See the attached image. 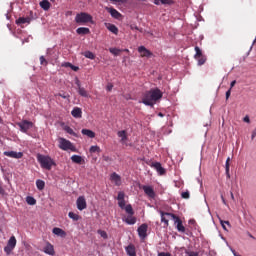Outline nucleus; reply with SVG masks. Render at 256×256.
Instances as JSON below:
<instances>
[{
    "mask_svg": "<svg viewBox=\"0 0 256 256\" xmlns=\"http://www.w3.org/2000/svg\"><path fill=\"white\" fill-rule=\"evenodd\" d=\"M231 97V88L226 92V99Z\"/></svg>",
    "mask_w": 256,
    "mask_h": 256,
    "instance_id": "nucleus-53",
    "label": "nucleus"
},
{
    "mask_svg": "<svg viewBox=\"0 0 256 256\" xmlns=\"http://www.w3.org/2000/svg\"><path fill=\"white\" fill-rule=\"evenodd\" d=\"M105 27H106V29H108V31H110L114 35H118L119 34V28H117V26H115V24L106 23Z\"/></svg>",
    "mask_w": 256,
    "mask_h": 256,
    "instance_id": "nucleus-21",
    "label": "nucleus"
},
{
    "mask_svg": "<svg viewBox=\"0 0 256 256\" xmlns=\"http://www.w3.org/2000/svg\"><path fill=\"white\" fill-rule=\"evenodd\" d=\"M185 254L188 256H199V252L191 251V250H186Z\"/></svg>",
    "mask_w": 256,
    "mask_h": 256,
    "instance_id": "nucleus-42",
    "label": "nucleus"
},
{
    "mask_svg": "<svg viewBox=\"0 0 256 256\" xmlns=\"http://www.w3.org/2000/svg\"><path fill=\"white\" fill-rule=\"evenodd\" d=\"M78 93L81 95V97H89V93H87V90H85L83 87L78 88Z\"/></svg>",
    "mask_w": 256,
    "mask_h": 256,
    "instance_id": "nucleus-33",
    "label": "nucleus"
},
{
    "mask_svg": "<svg viewBox=\"0 0 256 256\" xmlns=\"http://www.w3.org/2000/svg\"><path fill=\"white\" fill-rule=\"evenodd\" d=\"M158 115H159V117H163V113H161V112Z\"/></svg>",
    "mask_w": 256,
    "mask_h": 256,
    "instance_id": "nucleus-63",
    "label": "nucleus"
},
{
    "mask_svg": "<svg viewBox=\"0 0 256 256\" xmlns=\"http://www.w3.org/2000/svg\"><path fill=\"white\" fill-rule=\"evenodd\" d=\"M174 224L176 225V229L179 233H185V226L183 225V221L178 216H172Z\"/></svg>",
    "mask_w": 256,
    "mask_h": 256,
    "instance_id": "nucleus-9",
    "label": "nucleus"
},
{
    "mask_svg": "<svg viewBox=\"0 0 256 256\" xmlns=\"http://www.w3.org/2000/svg\"><path fill=\"white\" fill-rule=\"evenodd\" d=\"M226 176H227L228 179L231 178V174L229 173V170H228V172H226Z\"/></svg>",
    "mask_w": 256,
    "mask_h": 256,
    "instance_id": "nucleus-61",
    "label": "nucleus"
},
{
    "mask_svg": "<svg viewBox=\"0 0 256 256\" xmlns=\"http://www.w3.org/2000/svg\"><path fill=\"white\" fill-rule=\"evenodd\" d=\"M118 137L121 138V141H127V131L121 130L117 133Z\"/></svg>",
    "mask_w": 256,
    "mask_h": 256,
    "instance_id": "nucleus-31",
    "label": "nucleus"
},
{
    "mask_svg": "<svg viewBox=\"0 0 256 256\" xmlns=\"http://www.w3.org/2000/svg\"><path fill=\"white\" fill-rule=\"evenodd\" d=\"M76 33L78 35H89V33H91V30L87 27H80L77 28Z\"/></svg>",
    "mask_w": 256,
    "mask_h": 256,
    "instance_id": "nucleus-25",
    "label": "nucleus"
},
{
    "mask_svg": "<svg viewBox=\"0 0 256 256\" xmlns=\"http://www.w3.org/2000/svg\"><path fill=\"white\" fill-rule=\"evenodd\" d=\"M237 84V81L234 80L230 83V89H233L235 87V85Z\"/></svg>",
    "mask_w": 256,
    "mask_h": 256,
    "instance_id": "nucleus-52",
    "label": "nucleus"
},
{
    "mask_svg": "<svg viewBox=\"0 0 256 256\" xmlns=\"http://www.w3.org/2000/svg\"><path fill=\"white\" fill-rule=\"evenodd\" d=\"M244 123H251V120L249 119V116H245L243 119Z\"/></svg>",
    "mask_w": 256,
    "mask_h": 256,
    "instance_id": "nucleus-50",
    "label": "nucleus"
},
{
    "mask_svg": "<svg viewBox=\"0 0 256 256\" xmlns=\"http://www.w3.org/2000/svg\"><path fill=\"white\" fill-rule=\"evenodd\" d=\"M100 237H102L103 239H107V232L103 231V230H99L98 231Z\"/></svg>",
    "mask_w": 256,
    "mask_h": 256,
    "instance_id": "nucleus-43",
    "label": "nucleus"
},
{
    "mask_svg": "<svg viewBox=\"0 0 256 256\" xmlns=\"http://www.w3.org/2000/svg\"><path fill=\"white\" fill-rule=\"evenodd\" d=\"M230 195H231V199H232L233 201H235V195H233V192H230Z\"/></svg>",
    "mask_w": 256,
    "mask_h": 256,
    "instance_id": "nucleus-60",
    "label": "nucleus"
},
{
    "mask_svg": "<svg viewBox=\"0 0 256 256\" xmlns=\"http://www.w3.org/2000/svg\"><path fill=\"white\" fill-rule=\"evenodd\" d=\"M36 187L39 191H43L45 189V181L41 179L36 180Z\"/></svg>",
    "mask_w": 256,
    "mask_h": 256,
    "instance_id": "nucleus-30",
    "label": "nucleus"
},
{
    "mask_svg": "<svg viewBox=\"0 0 256 256\" xmlns=\"http://www.w3.org/2000/svg\"><path fill=\"white\" fill-rule=\"evenodd\" d=\"M255 138H256V131H253V132H252V135H251L252 141H253V139H255Z\"/></svg>",
    "mask_w": 256,
    "mask_h": 256,
    "instance_id": "nucleus-56",
    "label": "nucleus"
},
{
    "mask_svg": "<svg viewBox=\"0 0 256 256\" xmlns=\"http://www.w3.org/2000/svg\"><path fill=\"white\" fill-rule=\"evenodd\" d=\"M76 205L79 211H83L84 209H87V200H85L84 196H79Z\"/></svg>",
    "mask_w": 256,
    "mask_h": 256,
    "instance_id": "nucleus-10",
    "label": "nucleus"
},
{
    "mask_svg": "<svg viewBox=\"0 0 256 256\" xmlns=\"http://www.w3.org/2000/svg\"><path fill=\"white\" fill-rule=\"evenodd\" d=\"M148 225L147 224H141L138 227V235L140 237V239H145V237H147V229H148Z\"/></svg>",
    "mask_w": 256,
    "mask_h": 256,
    "instance_id": "nucleus-15",
    "label": "nucleus"
},
{
    "mask_svg": "<svg viewBox=\"0 0 256 256\" xmlns=\"http://www.w3.org/2000/svg\"><path fill=\"white\" fill-rule=\"evenodd\" d=\"M198 65H205V62L207 61V58L205 56H200L198 59Z\"/></svg>",
    "mask_w": 256,
    "mask_h": 256,
    "instance_id": "nucleus-39",
    "label": "nucleus"
},
{
    "mask_svg": "<svg viewBox=\"0 0 256 256\" xmlns=\"http://www.w3.org/2000/svg\"><path fill=\"white\" fill-rule=\"evenodd\" d=\"M71 115H72V117H75V119H81V117H83V111L81 110V108L75 107L71 111Z\"/></svg>",
    "mask_w": 256,
    "mask_h": 256,
    "instance_id": "nucleus-20",
    "label": "nucleus"
},
{
    "mask_svg": "<svg viewBox=\"0 0 256 256\" xmlns=\"http://www.w3.org/2000/svg\"><path fill=\"white\" fill-rule=\"evenodd\" d=\"M84 57H86V59H95V54L91 51H86Z\"/></svg>",
    "mask_w": 256,
    "mask_h": 256,
    "instance_id": "nucleus-37",
    "label": "nucleus"
},
{
    "mask_svg": "<svg viewBox=\"0 0 256 256\" xmlns=\"http://www.w3.org/2000/svg\"><path fill=\"white\" fill-rule=\"evenodd\" d=\"M150 167H152L153 169H155V171H157V173H158L159 175H165V173H166L165 168H163V166L161 165L160 162H152V163L150 164Z\"/></svg>",
    "mask_w": 256,
    "mask_h": 256,
    "instance_id": "nucleus-11",
    "label": "nucleus"
},
{
    "mask_svg": "<svg viewBox=\"0 0 256 256\" xmlns=\"http://www.w3.org/2000/svg\"><path fill=\"white\" fill-rule=\"evenodd\" d=\"M160 215H161V222L164 223L166 227H169V221H173L172 216H176L173 213L163 212V211H160Z\"/></svg>",
    "mask_w": 256,
    "mask_h": 256,
    "instance_id": "nucleus-8",
    "label": "nucleus"
},
{
    "mask_svg": "<svg viewBox=\"0 0 256 256\" xmlns=\"http://www.w3.org/2000/svg\"><path fill=\"white\" fill-rule=\"evenodd\" d=\"M64 130L66 131V133H68L69 135H75V131H73V128L69 127V126H65Z\"/></svg>",
    "mask_w": 256,
    "mask_h": 256,
    "instance_id": "nucleus-41",
    "label": "nucleus"
},
{
    "mask_svg": "<svg viewBox=\"0 0 256 256\" xmlns=\"http://www.w3.org/2000/svg\"><path fill=\"white\" fill-rule=\"evenodd\" d=\"M58 97H62V99H69V94H66V93L61 94V93H59Z\"/></svg>",
    "mask_w": 256,
    "mask_h": 256,
    "instance_id": "nucleus-47",
    "label": "nucleus"
},
{
    "mask_svg": "<svg viewBox=\"0 0 256 256\" xmlns=\"http://www.w3.org/2000/svg\"><path fill=\"white\" fill-rule=\"evenodd\" d=\"M110 181L116 185V187H121V176L117 174L116 172H113L110 175Z\"/></svg>",
    "mask_w": 256,
    "mask_h": 256,
    "instance_id": "nucleus-16",
    "label": "nucleus"
},
{
    "mask_svg": "<svg viewBox=\"0 0 256 256\" xmlns=\"http://www.w3.org/2000/svg\"><path fill=\"white\" fill-rule=\"evenodd\" d=\"M25 23H31V18L29 17H20L16 20V25H25Z\"/></svg>",
    "mask_w": 256,
    "mask_h": 256,
    "instance_id": "nucleus-26",
    "label": "nucleus"
},
{
    "mask_svg": "<svg viewBox=\"0 0 256 256\" xmlns=\"http://www.w3.org/2000/svg\"><path fill=\"white\" fill-rule=\"evenodd\" d=\"M68 217L70 219H73V221H79V216H78V214H75V212H69Z\"/></svg>",
    "mask_w": 256,
    "mask_h": 256,
    "instance_id": "nucleus-36",
    "label": "nucleus"
},
{
    "mask_svg": "<svg viewBox=\"0 0 256 256\" xmlns=\"http://www.w3.org/2000/svg\"><path fill=\"white\" fill-rule=\"evenodd\" d=\"M158 256H171V254L166 252H160Z\"/></svg>",
    "mask_w": 256,
    "mask_h": 256,
    "instance_id": "nucleus-51",
    "label": "nucleus"
},
{
    "mask_svg": "<svg viewBox=\"0 0 256 256\" xmlns=\"http://www.w3.org/2000/svg\"><path fill=\"white\" fill-rule=\"evenodd\" d=\"M81 133L82 135H86V137H89V139H95V132H93V130L82 129Z\"/></svg>",
    "mask_w": 256,
    "mask_h": 256,
    "instance_id": "nucleus-27",
    "label": "nucleus"
},
{
    "mask_svg": "<svg viewBox=\"0 0 256 256\" xmlns=\"http://www.w3.org/2000/svg\"><path fill=\"white\" fill-rule=\"evenodd\" d=\"M110 53H112V55H119V53H121V50L120 49H117V48H110L109 49Z\"/></svg>",
    "mask_w": 256,
    "mask_h": 256,
    "instance_id": "nucleus-40",
    "label": "nucleus"
},
{
    "mask_svg": "<svg viewBox=\"0 0 256 256\" xmlns=\"http://www.w3.org/2000/svg\"><path fill=\"white\" fill-rule=\"evenodd\" d=\"M162 97L163 92H161L159 88L151 89L150 91L144 93L142 103L144 105H148V107H153V105H155L159 99H162Z\"/></svg>",
    "mask_w": 256,
    "mask_h": 256,
    "instance_id": "nucleus-1",
    "label": "nucleus"
},
{
    "mask_svg": "<svg viewBox=\"0 0 256 256\" xmlns=\"http://www.w3.org/2000/svg\"><path fill=\"white\" fill-rule=\"evenodd\" d=\"M16 246H17V239L15 238V236L10 237L7 245L4 247V251L6 255H11V252L13 251V249H15Z\"/></svg>",
    "mask_w": 256,
    "mask_h": 256,
    "instance_id": "nucleus-6",
    "label": "nucleus"
},
{
    "mask_svg": "<svg viewBox=\"0 0 256 256\" xmlns=\"http://www.w3.org/2000/svg\"><path fill=\"white\" fill-rule=\"evenodd\" d=\"M17 125L20 128V131L22 133H27V131H29V129H32L33 122H31L29 120H23L22 122H19Z\"/></svg>",
    "mask_w": 256,
    "mask_h": 256,
    "instance_id": "nucleus-7",
    "label": "nucleus"
},
{
    "mask_svg": "<svg viewBox=\"0 0 256 256\" xmlns=\"http://www.w3.org/2000/svg\"><path fill=\"white\" fill-rule=\"evenodd\" d=\"M189 223L193 224L195 223V220H190Z\"/></svg>",
    "mask_w": 256,
    "mask_h": 256,
    "instance_id": "nucleus-62",
    "label": "nucleus"
},
{
    "mask_svg": "<svg viewBox=\"0 0 256 256\" xmlns=\"http://www.w3.org/2000/svg\"><path fill=\"white\" fill-rule=\"evenodd\" d=\"M142 189L150 199H155V190L151 186L144 185L142 186Z\"/></svg>",
    "mask_w": 256,
    "mask_h": 256,
    "instance_id": "nucleus-14",
    "label": "nucleus"
},
{
    "mask_svg": "<svg viewBox=\"0 0 256 256\" xmlns=\"http://www.w3.org/2000/svg\"><path fill=\"white\" fill-rule=\"evenodd\" d=\"M248 237H250V239H255V236H253L250 232H247Z\"/></svg>",
    "mask_w": 256,
    "mask_h": 256,
    "instance_id": "nucleus-58",
    "label": "nucleus"
},
{
    "mask_svg": "<svg viewBox=\"0 0 256 256\" xmlns=\"http://www.w3.org/2000/svg\"><path fill=\"white\" fill-rule=\"evenodd\" d=\"M40 64H41V65H47V60L45 59L44 56H41V57H40Z\"/></svg>",
    "mask_w": 256,
    "mask_h": 256,
    "instance_id": "nucleus-46",
    "label": "nucleus"
},
{
    "mask_svg": "<svg viewBox=\"0 0 256 256\" xmlns=\"http://www.w3.org/2000/svg\"><path fill=\"white\" fill-rule=\"evenodd\" d=\"M52 233L57 235V237H67V232L58 227L53 228Z\"/></svg>",
    "mask_w": 256,
    "mask_h": 256,
    "instance_id": "nucleus-22",
    "label": "nucleus"
},
{
    "mask_svg": "<svg viewBox=\"0 0 256 256\" xmlns=\"http://www.w3.org/2000/svg\"><path fill=\"white\" fill-rule=\"evenodd\" d=\"M71 161L72 163H76L77 165H81L82 163H85V160L83 159V157L79 155H72Z\"/></svg>",
    "mask_w": 256,
    "mask_h": 256,
    "instance_id": "nucleus-23",
    "label": "nucleus"
},
{
    "mask_svg": "<svg viewBox=\"0 0 256 256\" xmlns=\"http://www.w3.org/2000/svg\"><path fill=\"white\" fill-rule=\"evenodd\" d=\"M125 211L128 213V216L124 219L125 223H127V225H135V223H137V218L133 216L135 215L133 206H131V204L126 205Z\"/></svg>",
    "mask_w": 256,
    "mask_h": 256,
    "instance_id": "nucleus-5",
    "label": "nucleus"
},
{
    "mask_svg": "<svg viewBox=\"0 0 256 256\" xmlns=\"http://www.w3.org/2000/svg\"><path fill=\"white\" fill-rule=\"evenodd\" d=\"M89 151L90 153H100L101 148L99 146H91Z\"/></svg>",
    "mask_w": 256,
    "mask_h": 256,
    "instance_id": "nucleus-38",
    "label": "nucleus"
},
{
    "mask_svg": "<svg viewBox=\"0 0 256 256\" xmlns=\"http://www.w3.org/2000/svg\"><path fill=\"white\" fill-rule=\"evenodd\" d=\"M26 203H28V205H36L37 203V200H35V198L31 197V196H28L26 198Z\"/></svg>",
    "mask_w": 256,
    "mask_h": 256,
    "instance_id": "nucleus-34",
    "label": "nucleus"
},
{
    "mask_svg": "<svg viewBox=\"0 0 256 256\" xmlns=\"http://www.w3.org/2000/svg\"><path fill=\"white\" fill-rule=\"evenodd\" d=\"M138 53L141 54V57H153V53L145 48V46H140L138 48Z\"/></svg>",
    "mask_w": 256,
    "mask_h": 256,
    "instance_id": "nucleus-18",
    "label": "nucleus"
},
{
    "mask_svg": "<svg viewBox=\"0 0 256 256\" xmlns=\"http://www.w3.org/2000/svg\"><path fill=\"white\" fill-rule=\"evenodd\" d=\"M52 3H55V0H50Z\"/></svg>",
    "mask_w": 256,
    "mask_h": 256,
    "instance_id": "nucleus-64",
    "label": "nucleus"
},
{
    "mask_svg": "<svg viewBox=\"0 0 256 256\" xmlns=\"http://www.w3.org/2000/svg\"><path fill=\"white\" fill-rule=\"evenodd\" d=\"M113 89V85H108L107 86V91H111Z\"/></svg>",
    "mask_w": 256,
    "mask_h": 256,
    "instance_id": "nucleus-59",
    "label": "nucleus"
},
{
    "mask_svg": "<svg viewBox=\"0 0 256 256\" xmlns=\"http://www.w3.org/2000/svg\"><path fill=\"white\" fill-rule=\"evenodd\" d=\"M220 225L222 226L224 231H227V226H225V225H228V227H231V223L229 221H225V220H220Z\"/></svg>",
    "mask_w": 256,
    "mask_h": 256,
    "instance_id": "nucleus-35",
    "label": "nucleus"
},
{
    "mask_svg": "<svg viewBox=\"0 0 256 256\" xmlns=\"http://www.w3.org/2000/svg\"><path fill=\"white\" fill-rule=\"evenodd\" d=\"M72 65H73V64H71V62H64V63L62 64V67H70V68H71Z\"/></svg>",
    "mask_w": 256,
    "mask_h": 256,
    "instance_id": "nucleus-48",
    "label": "nucleus"
},
{
    "mask_svg": "<svg viewBox=\"0 0 256 256\" xmlns=\"http://www.w3.org/2000/svg\"><path fill=\"white\" fill-rule=\"evenodd\" d=\"M172 0H154V5H172Z\"/></svg>",
    "mask_w": 256,
    "mask_h": 256,
    "instance_id": "nucleus-29",
    "label": "nucleus"
},
{
    "mask_svg": "<svg viewBox=\"0 0 256 256\" xmlns=\"http://www.w3.org/2000/svg\"><path fill=\"white\" fill-rule=\"evenodd\" d=\"M117 201L120 209H125L127 207L125 206V192L123 191L118 192Z\"/></svg>",
    "mask_w": 256,
    "mask_h": 256,
    "instance_id": "nucleus-13",
    "label": "nucleus"
},
{
    "mask_svg": "<svg viewBox=\"0 0 256 256\" xmlns=\"http://www.w3.org/2000/svg\"><path fill=\"white\" fill-rule=\"evenodd\" d=\"M58 143V147L59 149H62V151H72V153H77V147H75L71 141L65 138H59Z\"/></svg>",
    "mask_w": 256,
    "mask_h": 256,
    "instance_id": "nucleus-3",
    "label": "nucleus"
},
{
    "mask_svg": "<svg viewBox=\"0 0 256 256\" xmlns=\"http://www.w3.org/2000/svg\"><path fill=\"white\" fill-rule=\"evenodd\" d=\"M221 199L224 205H227V201L225 200V197H223V195H221Z\"/></svg>",
    "mask_w": 256,
    "mask_h": 256,
    "instance_id": "nucleus-57",
    "label": "nucleus"
},
{
    "mask_svg": "<svg viewBox=\"0 0 256 256\" xmlns=\"http://www.w3.org/2000/svg\"><path fill=\"white\" fill-rule=\"evenodd\" d=\"M39 5L44 11H49V9H51V2H49V0H42Z\"/></svg>",
    "mask_w": 256,
    "mask_h": 256,
    "instance_id": "nucleus-24",
    "label": "nucleus"
},
{
    "mask_svg": "<svg viewBox=\"0 0 256 256\" xmlns=\"http://www.w3.org/2000/svg\"><path fill=\"white\" fill-rule=\"evenodd\" d=\"M37 161L40 164V167L42 169H46V171H51L55 165V160H53L50 156L43 155V154H37Z\"/></svg>",
    "mask_w": 256,
    "mask_h": 256,
    "instance_id": "nucleus-2",
    "label": "nucleus"
},
{
    "mask_svg": "<svg viewBox=\"0 0 256 256\" xmlns=\"http://www.w3.org/2000/svg\"><path fill=\"white\" fill-rule=\"evenodd\" d=\"M5 157H10L11 159H22L23 158V152H15V151H5L3 153Z\"/></svg>",
    "mask_w": 256,
    "mask_h": 256,
    "instance_id": "nucleus-12",
    "label": "nucleus"
},
{
    "mask_svg": "<svg viewBox=\"0 0 256 256\" xmlns=\"http://www.w3.org/2000/svg\"><path fill=\"white\" fill-rule=\"evenodd\" d=\"M181 197L182 199H189L190 197L189 191L182 192Z\"/></svg>",
    "mask_w": 256,
    "mask_h": 256,
    "instance_id": "nucleus-44",
    "label": "nucleus"
},
{
    "mask_svg": "<svg viewBox=\"0 0 256 256\" xmlns=\"http://www.w3.org/2000/svg\"><path fill=\"white\" fill-rule=\"evenodd\" d=\"M44 253L46 255H55V248L53 247V244L47 242L46 246L43 248Z\"/></svg>",
    "mask_w": 256,
    "mask_h": 256,
    "instance_id": "nucleus-19",
    "label": "nucleus"
},
{
    "mask_svg": "<svg viewBox=\"0 0 256 256\" xmlns=\"http://www.w3.org/2000/svg\"><path fill=\"white\" fill-rule=\"evenodd\" d=\"M229 161H231L230 157H228L226 160V164H225L226 173H229V167H230Z\"/></svg>",
    "mask_w": 256,
    "mask_h": 256,
    "instance_id": "nucleus-45",
    "label": "nucleus"
},
{
    "mask_svg": "<svg viewBox=\"0 0 256 256\" xmlns=\"http://www.w3.org/2000/svg\"><path fill=\"white\" fill-rule=\"evenodd\" d=\"M76 85L78 87V89L81 88V81H79V79L76 78Z\"/></svg>",
    "mask_w": 256,
    "mask_h": 256,
    "instance_id": "nucleus-54",
    "label": "nucleus"
},
{
    "mask_svg": "<svg viewBox=\"0 0 256 256\" xmlns=\"http://www.w3.org/2000/svg\"><path fill=\"white\" fill-rule=\"evenodd\" d=\"M5 194V190L3 189V187L0 185V195H4Z\"/></svg>",
    "mask_w": 256,
    "mask_h": 256,
    "instance_id": "nucleus-55",
    "label": "nucleus"
},
{
    "mask_svg": "<svg viewBox=\"0 0 256 256\" xmlns=\"http://www.w3.org/2000/svg\"><path fill=\"white\" fill-rule=\"evenodd\" d=\"M106 11L110 13L113 19H121L122 15L113 7H106Z\"/></svg>",
    "mask_w": 256,
    "mask_h": 256,
    "instance_id": "nucleus-17",
    "label": "nucleus"
},
{
    "mask_svg": "<svg viewBox=\"0 0 256 256\" xmlns=\"http://www.w3.org/2000/svg\"><path fill=\"white\" fill-rule=\"evenodd\" d=\"M195 52L196 54L194 55V59H200V57H203V52L199 46H195Z\"/></svg>",
    "mask_w": 256,
    "mask_h": 256,
    "instance_id": "nucleus-32",
    "label": "nucleus"
},
{
    "mask_svg": "<svg viewBox=\"0 0 256 256\" xmlns=\"http://www.w3.org/2000/svg\"><path fill=\"white\" fill-rule=\"evenodd\" d=\"M126 253L129 256H137V252L135 251V246L131 244L126 247Z\"/></svg>",
    "mask_w": 256,
    "mask_h": 256,
    "instance_id": "nucleus-28",
    "label": "nucleus"
},
{
    "mask_svg": "<svg viewBox=\"0 0 256 256\" xmlns=\"http://www.w3.org/2000/svg\"><path fill=\"white\" fill-rule=\"evenodd\" d=\"M70 69H72V71H79V67L75 66L72 64V66H70Z\"/></svg>",
    "mask_w": 256,
    "mask_h": 256,
    "instance_id": "nucleus-49",
    "label": "nucleus"
},
{
    "mask_svg": "<svg viewBox=\"0 0 256 256\" xmlns=\"http://www.w3.org/2000/svg\"><path fill=\"white\" fill-rule=\"evenodd\" d=\"M75 21L78 25H87V23H93V16L89 13L81 12L76 15Z\"/></svg>",
    "mask_w": 256,
    "mask_h": 256,
    "instance_id": "nucleus-4",
    "label": "nucleus"
}]
</instances>
